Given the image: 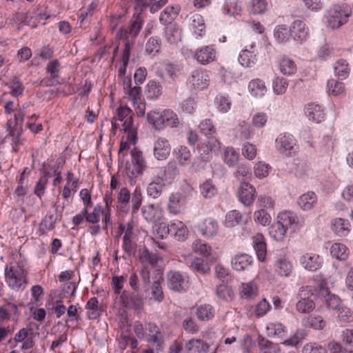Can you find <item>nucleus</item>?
<instances>
[{
	"mask_svg": "<svg viewBox=\"0 0 353 353\" xmlns=\"http://www.w3.org/2000/svg\"><path fill=\"white\" fill-rule=\"evenodd\" d=\"M331 255L340 261H345L349 256V250L345 245L341 243H335L330 248Z\"/></svg>",
	"mask_w": 353,
	"mask_h": 353,
	"instance_id": "obj_32",
	"label": "nucleus"
},
{
	"mask_svg": "<svg viewBox=\"0 0 353 353\" xmlns=\"http://www.w3.org/2000/svg\"><path fill=\"white\" fill-rule=\"evenodd\" d=\"M270 169L268 164L259 161L254 167V173L256 177L263 179L268 175Z\"/></svg>",
	"mask_w": 353,
	"mask_h": 353,
	"instance_id": "obj_57",
	"label": "nucleus"
},
{
	"mask_svg": "<svg viewBox=\"0 0 353 353\" xmlns=\"http://www.w3.org/2000/svg\"><path fill=\"white\" fill-rule=\"evenodd\" d=\"M191 269L197 273L205 274L210 271V267L207 263H205L203 259L196 257L190 264Z\"/></svg>",
	"mask_w": 353,
	"mask_h": 353,
	"instance_id": "obj_47",
	"label": "nucleus"
},
{
	"mask_svg": "<svg viewBox=\"0 0 353 353\" xmlns=\"http://www.w3.org/2000/svg\"><path fill=\"white\" fill-rule=\"evenodd\" d=\"M5 276L9 287L14 290L25 288L27 284L24 270L19 265L6 267Z\"/></svg>",
	"mask_w": 353,
	"mask_h": 353,
	"instance_id": "obj_4",
	"label": "nucleus"
},
{
	"mask_svg": "<svg viewBox=\"0 0 353 353\" xmlns=\"http://www.w3.org/2000/svg\"><path fill=\"white\" fill-rule=\"evenodd\" d=\"M191 82L194 88L203 90L210 84V74L207 71L195 70L192 73Z\"/></svg>",
	"mask_w": 353,
	"mask_h": 353,
	"instance_id": "obj_22",
	"label": "nucleus"
},
{
	"mask_svg": "<svg viewBox=\"0 0 353 353\" xmlns=\"http://www.w3.org/2000/svg\"><path fill=\"white\" fill-rule=\"evenodd\" d=\"M130 198L131 194L127 188H122L117 195L118 208L125 213L130 210Z\"/></svg>",
	"mask_w": 353,
	"mask_h": 353,
	"instance_id": "obj_29",
	"label": "nucleus"
},
{
	"mask_svg": "<svg viewBox=\"0 0 353 353\" xmlns=\"http://www.w3.org/2000/svg\"><path fill=\"white\" fill-rule=\"evenodd\" d=\"M195 314L200 321H209L214 316V309L208 304L201 305L196 307Z\"/></svg>",
	"mask_w": 353,
	"mask_h": 353,
	"instance_id": "obj_33",
	"label": "nucleus"
},
{
	"mask_svg": "<svg viewBox=\"0 0 353 353\" xmlns=\"http://www.w3.org/2000/svg\"><path fill=\"white\" fill-rule=\"evenodd\" d=\"M351 14V8L349 6H334L327 12V23L332 28H339L347 21Z\"/></svg>",
	"mask_w": 353,
	"mask_h": 353,
	"instance_id": "obj_2",
	"label": "nucleus"
},
{
	"mask_svg": "<svg viewBox=\"0 0 353 353\" xmlns=\"http://www.w3.org/2000/svg\"><path fill=\"white\" fill-rule=\"evenodd\" d=\"M290 30L284 26H278L276 27L274 31V37L279 43L285 42L289 39Z\"/></svg>",
	"mask_w": 353,
	"mask_h": 353,
	"instance_id": "obj_52",
	"label": "nucleus"
},
{
	"mask_svg": "<svg viewBox=\"0 0 353 353\" xmlns=\"http://www.w3.org/2000/svg\"><path fill=\"white\" fill-rule=\"evenodd\" d=\"M276 271L282 276H289L292 271V265L285 259H279L276 263Z\"/></svg>",
	"mask_w": 353,
	"mask_h": 353,
	"instance_id": "obj_42",
	"label": "nucleus"
},
{
	"mask_svg": "<svg viewBox=\"0 0 353 353\" xmlns=\"http://www.w3.org/2000/svg\"><path fill=\"white\" fill-rule=\"evenodd\" d=\"M290 34L294 40L303 41L308 34V30L301 20L294 21L290 28Z\"/></svg>",
	"mask_w": 353,
	"mask_h": 353,
	"instance_id": "obj_19",
	"label": "nucleus"
},
{
	"mask_svg": "<svg viewBox=\"0 0 353 353\" xmlns=\"http://www.w3.org/2000/svg\"><path fill=\"white\" fill-rule=\"evenodd\" d=\"M254 219L256 223L262 225H269L271 222V217L264 210H259L254 213Z\"/></svg>",
	"mask_w": 353,
	"mask_h": 353,
	"instance_id": "obj_60",
	"label": "nucleus"
},
{
	"mask_svg": "<svg viewBox=\"0 0 353 353\" xmlns=\"http://www.w3.org/2000/svg\"><path fill=\"white\" fill-rule=\"evenodd\" d=\"M193 57L201 64L207 65L214 61L216 50L210 46H205L197 49Z\"/></svg>",
	"mask_w": 353,
	"mask_h": 353,
	"instance_id": "obj_14",
	"label": "nucleus"
},
{
	"mask_svg": "<svg viewBox=\"0 0 353 353\" xmlns=\"http://www.w3.org/2000/svg\"><path fill=\"white\" fill-rule=\"evenodd\" d=\"M122 248L125 252L129 256L134 255L137 250V243L132 240V238L123 237Z\"/></svg>",
	"mask_w": 353,
	"mask_h": 353,
	"instance_id": "obj_62",
	"label": "nucleus"
},
{
	"mask_svg": "<svg viewBox=\"0 0 353 353\" xmlns=\"http://www.w3.org/2000/svg\"><path fill=\"white\" fill-rule=\"evenodd\" d=\"M276 146L280 153L287 157L295 152V140L291 134H280L276 139Z\"/></svg>",
	"mask_w": 353,
	"mask_h": 353,
	"instance_id": "obj_9",
	"label": "nucleus"
},
{
	"mask_svg": "<svg viewBox=\"0 0 353 353\" xmlns=\"http://www.w3.org/2000/svg\"><path fill=\"white\" fill-rule=\"evenodd\" d=\"M183 329L188 333L194 334L199 330V327L192 316H188L182 323Z\"/></svg>",
	"mask_w": 353,
	"mask_h": 353,
	"instance_id": "obj_55",
	"label": "nucleus"
},
{
	"mask_svg": "<svg viewBox=\"0 0 353 353\" xmlns=\"http://www.w3.org/2000/svg\"><path fill=\"white\" fill-rule=\"evenodd\" d=\"M278 221L287 230L291 229L292 231L296 230L303 223V220L292 212H281L279 216Z\"/></svg>",
	"mask_w": 353,
	"mask_h": 353,
	"instance_id": "obj_11",
	"label": "nucleus"
},
{
	"mask_svg": "<svg viewBox=\"0 0 353 353\" xmlns=\"http://www.w3.org/2000/svg\"><path fill=\"white\" fill-rule=\"evenodd\" d=\"M266 329L269 336L283 338L286 332L285 327L281 323H270Z\"/></svg>",
	"mask_w": 353,
	"mask_h": 353,
	"instance_id": "obj_39",
	"label": "nucleus"
},
{
	"mask_svg": "<svg viewBox=\"0 0 353 353\" xmlns=\"http://www.w3.org/2000/svg\"><path fill=\"white\" fill-rule=\"evenodd\" d=\"M142 200L143 196L141 189L139 188H136L132 194L131 199L132 213H136L139 210L141 205Z\"/></svg>",
	"mask_w": 353,
	"mask_h": 353,
	"instance_id": "obj_58",
	"label": "nucleus"
},
{
	"mask_svg": "<svg viewBox=\"0 0 353 353\" xmlns=\"http://www.w3.org/2000/svg\"><path fill=\"white\" fill-rule=\"evenodd\" d=\"M185 347L188 352L208 353L210 345L200 339H192L185 343Z\"/></svg>",
	"mask_w": 353,
	"mask_h": 353,
	"instance_id": "obj_27",
	"label": "nucleus"
},
{
	"mask_svg": "<svg viewBox=\"0 0 353 353\" xmlns=\"http://www.w3.org/2000/svg\"><path fill=\"white\" fill-rule=\"evenodd\" d=\"M254 260L252 256L245 253H239L231 259V266L236 272L250 271Z\"/></svg>",
	"mask_w": 353,
	"mask_h": 353,
	"instance_id": "obj_8",
	"label": "nucleus"
},
{
	"mask_svg": "<svg viewBox=\"0 0 353 353\" xmlns=\"http://www.w3.org/2000/svg\"><path fill=\"white\" fill-rule=\"evenodd\" d=\"M301 263L304 268L309 271H316L322 265L319 255L313 253H306L303 255L301 258Z\"/></svg>",
	"mask_w": 353,
	"mask_h": 353,
	"instance_id": "obj_20",
	"label": "nucleus"
},
{
	"mask_svg": "<svg viewBox=\"0 0 353 353\" xmlns=\"http://www.w3.org/2000/svg\"><path fill=\"white\" fill-rule=\"evenodd\" d=\"M305 113L309 120L315 123H321L325 119V112L323 108L314 103H309L305 108Z\"/></svg>",
	"mask_w": 353,
	"mask_h": 353,
	"instance_id": "obj_17",
	"label": "nucleus"
},
{
	"mask_svg": "<svg viewBox=\"0 0 353 353\" xmlns=\"http://www.w3.org/2000/svg\"><path fill=\"white\" fill-rule=\"evenodd\" d=\"M168 288L174 292L185 291L188 288V281L179 272L170 271L167 274Z\"/></svg>",
	"mask_w": 353,
	"mask_h": 353,
	"instance_id": "obj_10",
	"label": "nucleus"
},
{
	"mask_svg": "<svg viewBox=\"0 0 353 353\" xmlns=\"http://www.w3.org/2000/svg\"><path fill=\"white\" fill-rule=\"evenodd\" d=\"M167 232H170V234L179 241H184L188 239V230L182 221H176L169 224Z\"/></svg>",
	"mask_w": 353,
	"mask_h": 353,
	"instance_id": "obj_16",
	"label": "nucleus"
},
{
	"mask_svg": "<svg viewBox=\"0 0 353 353\" xmlns=\"http://www.w3.org/2000/svg\"><path fill=\"white\" fill-rule=\"evenodd\" d=\"M253 51H250V50L245 49L242 50L239 54V63L245 67L250 66L251 63H253L252 58L254 57Z\"/></svg>",
	"mask_w": 353,
	"mask_h": 353,
	"instance_id": "obj_63",
	"label": "nucleus"
},
{
	"mask_svg": "<svg viewBox=\"0 0 353 353\" xmlns=\"http://www.w3.org/2000/svg\"><path fill=\"white\" fill-rule=\"evenodd\" d=\"M268 8L266 0H252L249 6V10L254 14L264 13Z\"/></svg>",
	"mask_w": 353,
	"mask_h": 353,
	"instance_id": "obj_50",
	"label": "nucleus"
},
{
	"mask_svg": "<svg viewBox=\"0 0 353 353\" xmlns=\"http://www.w3.org/2000/svg\"><path fill=\"white\" fill-rule=\"evenodd\" d=\"M25 115V111L19 109L14 113V121L13 122L12 120H8L7 122L8 130L9 131V134L12 137V144L15 151H17V144L19 141V137L22 132V125Z\"/></svg>",
	"mask_w": 353,
	"mask_h": 353,
	"instance_id": "obj_5",
	"label": "nucleus"
},
{
	"mask_svg": "<svg viewBox=\"0 0 353 353\" xmlns=\"http://www.w3.org/2000/svg\"><path fill=\"white\" fill-rule=\"evenodd\" d=\"M258 344L261 353H278L280 351L278 344L273 343L265 338H259Z\"/></svg>",
	"mask_w": 353,
	"mask_h": 353,
	"instance_id": "obj_38",
	"label": "nucleus"
},
{
	"mask_svg": "<svg viewBox=\"0 0 353 353\" xmlns=\"http://www.w3.org/2000/svg\"><path fill=\"white\" fill-rule=\"evenodd\" d=\"M163 117L165 119V127L176 128L179 125V119L176 113L171 110H163Z\"/></svg>",
	"mask_w": 353,
	"mask_h": 353,
	"instance_id": "obj_51",
	"label": "nucleus"
},
{
	"mask_svg": "<svg viewBox=\"0 0 353 353\" xmlns=\"http://www.w3.org/2000/svg\"><path fill=\"white\" fill-rule=\"evenodd\" d=\"M159 257L156 254L149 252L146 248L140 250L139 260L142 263H148L152 267H155L159 261Z\"/></svg>",
	"mask_w": 353,
	"mask_h": 353,
	"instance_id": "obj_40",
	"label": "nucleus"
},
{
	"mask_svg": "<svg viewBox=\"0 0 353 353\" xmlns=\"http://www.w3.org/2000/svg\"><path fill=\"white\" fill-rule=\"evenodd\" d=\"M124 90L125 93H128L132 102L141 100V88L139 86L131 87V80L124 81Z\"/></svg>",
	"mask_w": 353,
	"mask_h": 353,
	"instance_id": "obj_45",
	"label": "nucleus"
},
{
	"mask_svg": "<svg viewBox=\"0 0 353 353\" xmlns=\"http://www.w3.org/2000/svg\"><path fill=\"white\" fill-rule=\"evenodd\" d=\"M348 221L343 219H335L332 225V231L339 236H346L350 232Z\"/></svg>",
	"mask_w": 353,
	"mask_h": 353,
	"instance_id": "obj_28",
	"label": "nucleus"
},
{
	"mask_svg": "<svg viewBox=\"0 0 353 353\" xmlns=\"http://www.w3.org/2000/svg\"><path fill=\"white\" fill-rule=\"evenodd\" d=\"M170 150L168 141L159 138L154 143V155L158 160H164L170 155Z\"/></svg>",
	"mask_w": 353,
	"mask_h": 353,
	"instance_id": "obj_23",
	"label": "nucleus"
},
{
	"mask_svg": "<svg viewBox=\"0 0 353 353\" xmlns=\"http://www.w3.org/2000/svg\"><path fill=\"white\" fill-rule=\"evenodd\" d=\"M179 7L176 6H168L161 12L159 21L163 25H167L171 23V22L179 14Z\"/></svg>",
	"mask_w": 353,
	"mask_h": 353,
	"instance_id": "obj_31",
	"label": "nucleus"
},
{
	"mask_svg": "<svg viewBox=\"0 0 353 353\" xmlns=\"http://www.w3.org/2000/svg\"><path fill=\"white\" fill-rule=\"evenodd\" d=\"M338 319L341 323L353 321V312L346 307H341L339 310Z\"/></svg>",
	"mask_w": 353,
	"mask_h": 353,
	"instance_id": "obj_64",
	"label": "nucleus"
},
{
	"mask_svg": "<svg viewBox=\"0 0 353 353\" xmlns=\"http://www.w3.org/2000/svg\"><path fill=\"white\" fill-rule=\"evenodd\" d=\"M161 49V41L157 37H150L145 45V51L152 56L159 52Z\"/></svg>",
	"mask_w": 353,
	"mask_h": 353,
	"instance_id": "obj_49",
	"label": "nucleus"
},
{
	"mask_svg": "<svg viewBox=\"0 0 353 353\" xmlns=\"http://www.w3.org/2000/svg\"><path fill=\"white\" fill-rule=\"evenodd\" d=\"M165 186V179L164 177L156 176L148 184L147 188V193L150 196L154 199L159 198L161 196Z\"/></svg>",
	"mask_w": 353,
	"mask_h": 353,
	"instance_id": "obj_18",
	"label": "nucleus"
},
{
	"mask_svg": "<svg viewBox=\"0 0 353 353\" xmlns=\"http://www.w3.org/2000/svg\"><path fill=\"white\" fill-rule=\"evenodd\" d=\"M142 214L144 219L150 222H155L158 220L157 207L154 204H148L142 208Z\"/></svg>",
	"mask_w": 353,
	"mask_h": 353,
	"instance_id": "obj_41",
	"label": "nucleus"
},
{
	"mask_svg": "<svg viewBox=\"0 0 353 353\" xmlns=\"http://www.w3.org/2000/svg\"><path fill=\"white\" fill-rule=\"evenodd\" d=\"M281 72L284 75H292L296 71V66L294 61L289 58H283L279 63Z\"/></svg>",
	"mask_w": 353,
	"mask_h": 353,
	"instance_id": "obj_43",
	"label": "nucleus"
},
{
	"mask_svg": "<svg viewBox=\"0 0 353 353\" xmlns=\"http://www.w3.org/2000/svg\"><path fill=\"white\" fill-rule=\"evenodd\" d=\"M327 89L330 94L337 96L344 92L345 86L341 81L330 79L327 81Z\"/></svg>",
	"mask_w": 353,
	"mask_h": 353,
	"instance_id": "obj_48",
	"label": "nucleus"
},
{
	"mask_svg": "<svg viewBox=\"0 0 353 353\" xmlns=\"http://www.w3.org/2000/svg\"><path fill=\"white\" fill-rule=\"evenodd\" d=\"M239 159V154L233 148H227L223 154L224 162L229 166H234Z\"/></svg>",
	"mask_w": 353,
	"mask_h": 353,
	"instance_id": "obj_53",
	"label": "nucleus"
},
{
	"mask_svg": "<svg viewBox=\"0 0 353 353\" xmlns=\"http://www.w3.org/2000/svg\"><path fill=\"white\" fill-rule=\"evenodd\" d=\"M317 199L318 198L315 192L309 191L301 195L297 203L303 210H310L316 204Z\"/></svg>",
	"mask_w": 353,
	"mask_h": 353,
	"instance_id": "obj_26",
	"label": "nucleus"
},
{
	"mask_svg": "<svg viewBox=\"0 0 353 353\" xmlns=\"http://www.w3.org/2000/svg\"><path fill=\"white\" fill-rule=\"evenodd\" d=\"M255 189L248 183H242L238 191L239 201L245 206L252 204L255 198Z\"/></svg>",
	"mask_w": 353,
	"mask_h": 353,
	"instance_id": "obj_13",
	"label": "nucleus"
},
{
	"mask_svg": "<svg viewBox=\"0 0 353 353\" xmlns=\"http://www.w3.org/2000/svg\"><path fill=\"white\" fill-rule=\"evenodd\" d=\"M147 91L149 97L157 98L161 94L162 87L159 83L150 81L147 85Z\"/></svg>",
	"mask_w": 353,
	"mask_h": 353,
	"instance_id": "obj_61",
	"label": "nucleus"
},
{
	"mask_svg": "<svg viewBox=\"0 0 353 353\" xmlns=\"http://www.w3.org/2000/svg\"><path fill=\"white\" fill-rule=\"evenodd\" d=\"M311 288L308 286L301 287L299 290V297L300 299L296 304V309L298 312L301 314H308L315 308V303L313 300L308 296Z\"/></svg>",
	"mask_w": 353,
	"mask_h": 353,
	"instance_id": "obj_6",
	"label": "nucleus"
},
{
	"mask_svg": "<svg viewBox=\"0 0 353 353\" xmlns=\"http://www.w3.org/2000/svg\"><path fill=\"white\" fill-rule=\"evenodd\" d=\"M248 90L254 97H262L267 91L264 83L259 79L252 80L248 84Z\"/></svg>",
	"mask_w": 353,
	"mask_h": 353,
	"instance_id": "obj_34",
	"label": "nucleus"
},
{
	"mask_svg": "<svg viewBox=\"0 0 353 353\" xmlns=\"http://www.w3.org/2000/svg\"><path fill=\"white\" fill-rule=\"evenodd\" d=\"M186 20L194 33L201 35V32L205 28L203 17L197 13H190L186 17Z\"/></svg>",
	"mask_w": 353,
	"mask_h": 353,
	"instance_id": "obj_25",
	"label": "nucleus"
},
{
	"mask_svg": "<svg viewBox=\"0 0 353 353\" xmlns=\"http://www.w3.org/2000/svg\"><path fill=\"white\" fill-rule=\"evenodd\" d=\"M147 119L148 123L156 130H161L165 128L163 111L162 112L150 111L147 114Z\"/></svg>",
	"mask_w": 353,
	"mask_h": 353,
	"instance_id": "obj_30",
	"label": "nucleus"
},
{
	"mask_svg": "<svg viewBox=\"0 0 353 353\" xmlns=\"http://www.w3.org/2000/svg\"><path fill=\"white\" fill-rule=\"evenodd\" d=\"M253 247L256 251L258 259L264 262L266 258V243L264 236L261 234H256L253 236Z\"/></svg>",
	"mask_w": 353,
	"mask_h": 353,
	"instance_id": "obj_24",
	"label": "nucleus"
},
{
	"mask_svg": "<svg viewBox=\"0 0 353 353\" xmlns=\"http://www.w3.org/2000/svg\"><path fill=\"white\" fill-rule=\"evenodd\" d=\"M143 18L141 13L134 14L127 28H121L117 37L124 41L134 43L136 37L139 35L143 27Z\"/></svg>",
	"mask_w": 353,
	"mask_h": 353,
	"instance_id": "obj_3",
	"label": "nucleus"
},
{
	"mask_svg": "<svg viewBox=\"0 0 353 353\" xmlns=\"http://www.w3.org/2000/svg\"><path fill=\"white\" fill-rule=\"evenodd\" d=\"M122 126L124 132L128 134V140L134 143L137 140V130L134 125L132 116L128 117L123 122Z\"/></svg>",
	"mask_w": 353,
	"mask_h": 353,
	"instance_id": "obj_36",
	"label": "nucleus"
},
{
	"mask_svg": "<svg viewBox=\"0 0 353 353\" xmlns=\"http://www.w3.org/2000/svg\"><path fill=\"white\" fill-rule=\"evenodd\" d=\"M200 131L206 137L201 145H199L198 152L199 158L203 161H208L210 159V152L219 150L221 143L214 136L216 129L210 119H205L199 125Z\"/></svg>",
	"mask_w": 353,
	"mask_h": 353,
	"instance_id": "obj_1",
	"label": "nucleus"
},
{
	"mask_svg": "<svg viewBox=\"0 0 353 353\" xmlns=\"http://www.w3.org/2000/svg\"><path fill=\"white\" fill-rule=\"evenodd\" d=\"M219 224L216 220L212 218H206L199 225V230L201 234L205 237H212L217 234Z\"/></svg>",
	"mask_w": 353,
	"mask_h": 353,
	"instance_id": "obj_21",
	"label": "nucleus"
},
{
	"mask_svg": "<svg viewBox=\"0 0 353 353\" xmlns=\"http://www.w3.org/2000/svg\"><path fill=\"white\" fill-rule=\"evenodd\" d=\"M192 247L194 252L199 254L203 255L204 256H208L211 254V246L201 239H197L194 241Z\"/></svg>",
	"mask_w": 353,
	"mask_h": 353,
	"instance_id": "obj_44",
	"label": "nucleus"
},
{
	"mask_svg": "<svg viewBox=\"0 0 353 353\" xmlns=\"http://www.w3.org/2000/svg\"><path fill=\"white\" fill-rule=\"evenodd\" d=\"M335 75L341 79H346L350 72V67L346 60L339 59L334 63Z\"/></svg>",
	"mask_w": 353,
	"mask_h": 353,
	"instance_id": "obj_37",
	"label": "nucleus"
},
{
	"mask_svg": "<svg viewBox=\"0 0 353 353\" xmlns=\"http://www.w3.org/2000/svg\"><path fill=\"white\" fill-rule=\"evenodd\" d=\"M120 302L123 307L140 310L143 305V300L138 291L123 290L120 296Z\"/></svg>",
	"mask_w": 353,
	"mask_h": 353,
	"instance_id": "obj_7",
	"label": "nucleus"
},
{
	"mask_svg": "<svg viewBox=\"0 0 353 353\" xmlns=\"http://www.w3.org/2000/svg\"><path fill=\"white\" fill-rule=\"evenodd\" d=\"M242 215L237 210H231L225 216V224L232 227L237 225L241 221Z\"/></svg>",
	"mask_w": 353,
	"mask_h": 353,
	"instance_id": "obj_59",
	"label": "nucleus"
},
{
	"mask_svg": "<svg viewBox=\"0 0 353 353\" xmlns=\"http://www.w3.org/2000/svg\"><path fill=\"white\" fill-rule=\"evenodd\" d=\"M185 199L179 192L172 193L169 196L168 210L174 215L179 214L183 210Z\"/></svg>",
	"mask_w": 353,
	"mask_h": 353,
	"instance_id": "obj_15",
	"label": "nucleus"
},
{
	"mask_svg": "<svg viewBox=\"0 0 353 353\" xmlns=\"http://www.w3.org/2000/svg\"><path fill=\"white\" fill-rule=\"evenodd\" d=\"M286 231L287 229L277 221L271 226L269 233L272 238L279 241L283 240Z\"/></svg>",
	"mask_w": 353,
	"mask_h": 353,
	"instance_id": "obj_46",
	"label": "nucleus"
},
{
	"mask_svg": "<svg viewBox=\"0 0 353 353\" xmlns=\"http://www.w3.org/2000/svg\"><path fill=\"white\" fill-rule=\"evenodd\" d=\"M87 316L90 319H96L101 315V310L99 306L97 298H91L86 303Z\"/></svg>",
	"mask_w": 353,
	"mask_h": 353,
	"instance_id": "obj_35",
	"label": "nucleus"
},
{
	"mask_svg": "<svg viewBox=\"0 0 353 353\" xmlns=\"http://www.w3.org/2000/svg\"><path fill=\"white\" fill-rule=\"evenodd\" d=\"M131 157L132 163V174L137 177L143 173L145 170L147 165L141 151L137 150L136 148L131 150Z\"/></svg>",
	"mask_w": 353,
	"mask_h": 353,
	"instance_id": "obj_12",
	"label": "nucleus"
},
{
	"mask_svg": "<svg viewBox=\"0 0 353 353\" xmlns=\"http://www.w3.org/2000/svg\"><path fill=\"white\" fill-rule=\"evenodd\" d=\"M241 294L245 299H252L257 294V288L253 283H243Z\"/></svg>",
	"mask_w": 353,
	"mask_h": 353,
	"instance_id": "obj_56",
	"label": "nucleus"
},
{
	"mask_svg": "<svg viewBox=\"0 0 353 353\" xmlns=\"http://www.w3.org/2000/svg\"><path fill=\"white\" fill-rule=\"evenodd\" d=\"M216 294L220 299L223 300L232 299L234 296L232 288L225 284H220L217 286Z\"/></svg>",
	"mask_w": 353,
	"mask_h": 353,
	"instance_id": "obj_54",
	"label": "nucleus"
}]
</instances>
